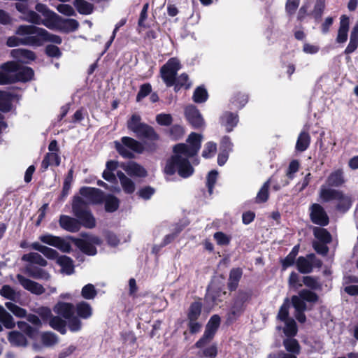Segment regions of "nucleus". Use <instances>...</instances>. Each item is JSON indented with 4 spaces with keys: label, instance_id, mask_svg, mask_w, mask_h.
I'll return each instance as SVG.
<instances>
[{
    "label": "nucleus",
    "instance_id": "1",
    "mask_svg": "<svg viewBox=\"0 0 358 358\" xmlns=\"http://www.w3.org/2000/svg\"><path fill=\"white\" fill-rule=\"evenodd\" d=\"M202 136L192 132L187 138V143H177L173 147L174 153L167 159L163 172L171 176L177 173L182 178L190 177L194 172L189 158L197 155L201 147Z\"/></svg>",
    "mask_w": 358,
    "mask_h": 358
},
{
    "label": "nucleus",
    "instance_id": "2",
    "mask_svg": "<svg viewBox=\"0 0 358 358\" xmlns=\"http://www.w3.org/2000/svg\"><path fill=\"white\" fill-rule=\"evenodd\" d=\"M71 208L75 217L66 215L59 216V224L62 229L71 233H76L80 230L81 227L90 229L96 227V220L89 203L81 196H73Z\"/></svg>",
    "mask_w": 358,
    "mask_h": 358
},
{
    "label": "nucleus",
    "instance_id": "3",
    "mask_svg": "<svg viewBox=\"0 0 358 358\" xmlns=\"http://www.w3.org/2000/svg\"><path fill=\"white\" fill-rule=\"evenodd\" d=\"M318 294L308 289H301L298 295L291 297V303L295 310V317L300 323H305L306 310H313V306L318 302Z\"/></svg>",
    "mask_w": 358,
    "mask_h": 358
},
{
    "label": "nucleus",
    "instance_id": "4",
    "mask_svg": "<svg viewBox=\"0 0 358 358\" xmlns=\"http://www.w3.org/2000/svg\"><path fill=\"white\" fill-rule=\"evenodd\" d=\"M79 193L81 196L90 199L93 203H101L104 201V208L107 213L115 212L120 206V199L113 194H108L103 198V192L95 187H82Z\"/></svg>",
    "mask_w": 358,
    "mask_h": 358
},
{
    "label": "nucleus",
    "instance_id": "5",
    "mask_svg": "<svg viewBox=\"0 0 358 358\" xmlns=\"http://www.w3.org/2000/svg\"><path fill=\"white\" fill-rule=\"evenodd\" d=\"M15 34L19 36L34 35V37L38 41L37 44H34V46L36 47L43 45L45 42H51L57 45H60L62 43L61 36L51 34L46 29L33 24L20 25L17 28Z\"/></svg>",
    "mask_w": 358,
    "mask_h": 358
},
{
    "label": "nucleus",
    "instance_id": "6",
    "mask_svg": "<svg viewBox=\"0 0 358 358\" xmlns=\"http://www.w3.org/2000/svg\"><path fill=\"white\" fill-rule=\"evenodd\" d=\"M253 292L251 289H239L234 295L231 306L227 313V321H236L246 310L252 301Z\"/></svg>",
    "mask_w": 358,
    "mask_h": 358
},
{
    "label": "nucleus",
    "instance_id": "7",
    "mask_svg": "<svg viewBox=\"0 0 358 358\" xmlns=\"http://www.w3.org/2000/svg\"><path fill=\"white\" fill-rule=\"evenodd\" d=\"M127 129L134 132L139 138H144L150 141H157L159 139V135L155 129L141 122V117L138 114H133L127 122Z\"/></svg>",
    "mask_w": 358,
    "mask_h": 358
},
{
    "label": "nucleus",
    "instance_id": "8",
    "mask_svg": "<svg viewBox=\"0 0 358 358\" xmlns=\"http://www.w3.org/2000/svg\"><path fill=\"white\" fill-rule=\"evenodd\" d=\"M53 310L58 315L62 317L68 321V327L71 332H78L82 329V322L75 317V306L71 303L59 301L54 308Z\"/></svg>",
    "mask_w": 358,
    "mask_h": 358
},
{
    "label": "nucleus",
    "instance_id": "9",
    "mask_svg": "<svg viewBox=\"0 0 358 358\" xmlns=\"http://www.w3.org/2000/svg\"><path fill=\"white\" fill-rule=\"evenodd\" d=\"M202 308L203 305L199 299L191 303L187 310V325L189 334L192 335L199 333L201 329L202 324L198 320L201 315Z\"/></svg>",
    "mask_w": 358,
    "mask_h": 358
},
{
    "label": "nucleus",
    "instance_id": "10",
    "mask_svg": "<svg viewBox=\"0 0 358 358\" xmlns=\"http://www.w3.org/2000/svg\"><path fill=\"white\" fill-rule=\"evenodd\" d=\"M34 76V71L31 67L20 65L19 70L13 75L0 71V85L26 83L32 80Z\"/></svg>",
    "mask_w": 358,
    "mask_h": 358
},
{
    "label": "nucleus",
    "instance_id": "11",
    "mask_svg": "<svg viewBox=\"0 0 358 358\" xmlns=\"http://www.w3.org/2000/svg\"><path fill=\"white\" fill-rule=\"evenodd\" d=\"M227 294L222 282L213 281L208 286L204 299L213 306H217L224 301Z\"/></svg>",
    "mask_w": 358,
    "mask_h": 358
},
{
    "label": "nucleus",
    "instance_id": "12",
    "mask_svg": "<svg viewBox=\"0 0 358 358\" xmlns=\"http://www.w3.org/2000/svg\"><path fill=\"white\" fill-rule=\"evenodd\" d=\"M181 68L176 57L170 58L160 69V74L167 87H172L176 83L178 71Z\"/></svg>",
    "mask_w": 358,
    "mask_h": 358
},
{
    "label": "nucleus",
    "instance_id": "13",
    "mask_svg": "<svg viewBox=\"0 0 358 358\" xmlns=\"http://www.w3.org/2000/svg\"><path fill=\"white\" fill-rule=\"evenodd\" d=\"M311 222L320 227H325L329 223V217L324 208L319 203H313L309 207Z\"/></svg>",
    "mask_w": 358,
    "mask_h": 358
},
{
    "label": "nucleus",
    "instance_id": "14",
    "mask_svg": "<svg viewBox=\"0 0 358 358\" xmlns=\"http://www.w3.org/2000/svg\"><path fill=\"white\" fill-rule=\"evenodd\" d=\"M51 25L52 29L55 28L64 33L75 31L79 27V23L76 20L73 18L64 19L57 14L52 20Z\"/></svg>",
    "mask_w": 358,
    "mask_h": 358
},
{
    "label": "nucleus",
    "instance_id": "15",
    "mask_svg": "<svg viewBox=\"0 0 358 358\" xmlns=\"http://www.w3.org/2000/svg\"><path fill=\"white\" fill-rule=\"evenodd\" d=\"M185 116L189 124L194 129H200L204 124V120L199 110L194 105H189L185 108Z\"/></svg>",
    "mask_w": 358,
    "mask_h": 358
},
{
    "label": "nucleus",
    "instance_id": "16",
    "mask_svg": "<svg viewBox=\"0 0 358 358\" xmlns=\"http://www.w3.org/2000/svg\"><path fill=\"white\" fill-rule=\"evenodd\" d=\"M121 168L131 177L145 178L148 176L146 169L134 161L122 163Z\"/></svg>",
    "mask_w": 358,
    "mask_h": 358
},
{
    "label": "nucleus",
    "instance_id": "17",
    "mask_svg": "<svg viewBox=\"0 0 358 358\" xmlns=\"http://www.w3.org/2000/svg\"><path fill=\"white\" fill-rule=\"evenodd\" d=\"M16 278L23 288L29 291L32 294L41 295L45 292V289L42 285L27 278L21 274H17Z\"/></svg>",
    "mask_w": 358,
    "mask_h": 358
},
{
    "label": "nucleus",
    "instance_id": "18",
    "mask_svg": "<svg viewBox=\"0 0 358 358\" xmlns=\"http://www.w3.org/2000/svg\"><path fill=\"white\" fill-rule=\"evenodd\" d=\"M66 238L71 240L82 252L87 255L93 256L97 253L96 248L86 240L71 236H67Z\"/></svg>",
    "mask_w": 358,
    "mask_h": 358
},
{
    "label": "nucleus",
    "instance_id": "19",
    "mask_svg": "<svg viewBox=\"0 0 358 358\" xmlns=\"http://www.w3.org/2000/svg\"><path fill=\"white\" fill-rule=\"evenodd\" d=\"M239 121L238 114L226 111L220 117V123L221 126L225 128L227 133L233 131L234 128L236 127Z\"/></svg>",
    "mask_w": 358,
    "mask_h": 358
},
{
    "label": "nucleus",
    "instance_id": "20",
    "mask_svg": "<svg viewBox=\"0 0 358 358\" xmlns=\"http://www.w3.org/2000/svg\"><path fill=\"white\" fill-rule=\"evenodd\" d=\"M24 38L17 36H9L6 41V45L8 47H16L20 45L34 46L38 43V40L33 35H25Z\"/></svg>",
    "mask_w": 358,
    "mask_h": 358
},
{
    "label": "nucleus",
    "instance_id": "21",
    "mask_svg": "<svg viewBox=\"0 0 358 358\" xmlns=\"http://www.w3.org/2000/svg\"><path fill=\"white\" fill-rule=\"evenodd\" d=\"M242 275L243 269L241 268L237 267L231 269L227 282V289L229 292H235L237 289Z\"/></svg>",
    "mask_w": 358,
    "mask_h": 358
},
{
    "label": "nucleus",
    "instance_id": "22",
    "mask_svg": "<svg viewBox=\"0 0 358 358\" xmlns=\"http://www.w3.org/2000/svg\"><path fill=\"white\" fill-rule=\"evenodd\" d=\"M341 190L335 189L329 187L322 185L320 188L319 196L323 203H328L334 200H337L341 198Z\"/></svg>",
    "mask_w": 358,
    "mask_h": 358
},
{
    "label": "nucleus",
    "instance_id": "23",
    "mask_svg": "<svg viewBox=\"0 0 358 358\" xmlns=\"http://www.w3.org/2000/svg\"><path fill=\"white\" fill-rule=\"evenodd\" d=\"M75 312L77 317L80 321L83 320L90 319L93 314V309L90 304L86 301H80L75 306Z\"/></svg>",
    "mask_w": 358,
    "mask_h": 358
},
{
    "label": "nucleus",
    "instance_id": "24",
    "mask_svg": "<svg viewBox=\"0 0 358 358\" xmlns=\"http://www.w3.org/2000/svg\"><path fill=\"white\" fill-rule=\"evenodd\" d=\"M340 20V26L338 30L336 42L338 43H343L348 40L350 20L345 15H341Z\"/></svg>",
    "mask_w": 358,
    "mask_h": 358
},
{
    "label": "nucleus",
    "instance_id": "25",
    "mask_svg": "<svg viewBox=\"0 0 358 358\" xmlns=\"http://www.w3.org/2000/svg\"><path fill=\"white\" fill-rule=\"evenodd\" d=\"M35 9L37 12L41 13L46 18L43 21L42 24L46 27L52 29V26L51 25V23L55 17L57 13L50 10L45 4L41 3H37L35 6Z\"/></svg>",
    "mask_w": 358,
    "mask_h": 358
},
{
    "label": "nucleus",
    "instance_id": "26",
    "mask_svg": "<svg viewBox=\"0 0 358 358\" xmlns=\"http://www.w3.org/2000/svg\"><path fill=\"white\" fill-rule=\"evenodd\" d=\"M344 183L343 171L341 169L332 171L326 180V185L329 187H339Z\"/></svg>",
    "mask_w": 358,
    "mask_h": 358
},
{
    "label": "nucleus",
    "instance_id": "27",
    "mask_svg": "<svg viewBox=\"0 0 358 358\" xmlns=\"http://www.w3.org/2000/svg\"><path fill=\"white\" fill-rule=\"evenodd\" d=\"M300 245H294L290 252L284 258L280 259L281 270L286 271L289 267L294 266L296 262V256L299 252Z\"/></svg>",
    "mask_w": 358,
    "mask_h": 358
},
{
    "label": "nucleus",
    "instance_id": "28",
    "mask_svg": "<svg viewBox=\"0 0 358 358\" xmlns=\"http://www.w3.org/2000/svg\"><path fill=\"white\" fill-rule=\"evenodd\" d=\"M61 162V158L57 152H48L43 157L41 164V170L45 172L50 166L54 165L59 166Z\"/></svg>",
    "mask_w": 358,
    "mask_h": 358
},
{
    "label": "nucleus",
    "instance_id": "29",
    "mask_svg": "<svg viewBox=\"0 0 358 358\" xmlns=\"http://www.w3.org/2000/svg\"><path fill=\"white\" fill-rule=\"evenodd\" d=\"M30 246L32 249L41 252L45 257H47L49 259H58L59 257V253L57 252V250L48 248L47 246L41 245L38 242L32 243Z\"/></svg>",
    "mask_w": 358,
    "mask_h": 358
},
{
    "label": "nucleus",
    "instance_id": "30",
    "mask_svg": "<svg viewBox=\"0 0 358 358\" xmlns=\"http://www.w3.org/2000/svg\"><path fill=\"white\" fill-rule=\"evenodd\" d=\"M121 142L122 145L136 153L141 154L144 150L143 144L131 137L124 136L121 138Z\"/></svg>",
    "mask_w": 358,
    "mask_h": 358
},
{
    "label": "nucleus",
    "instance_id": "31",
    "mask_svg": "<svg viewBox=\"0 0 358 358\" xmlns=\"http://www.w3.org/2000/svg\"><path fill=\"white\" fill-rule=\"evenodd\" d=\"M117 176L124 193L127 194L134 193L135 191V183L131 180V179L129 178L120 171L117 173Z\"/></svg>",
    "mask_w": 358,
    "mask_h": 358
},
{
    "label": "nucleus",
    "instance_id": "32",
    "mask_svg": "<svg viewBox=\"0 0 358 358\" xmlns=\"http://www.w3.org/2000/svg\"><path fill=\"white\" fill-rule=\"evenodd\" d=\"M49 325L55 330L59 332L61 334L64 335L66 334V326L68 322L59 316H53L49 321Z\"/></svg>",
    "mask_w": 358,
    "mask_h": 358
},
{
    "label": "nucleus",
    "instance_id": "33",
    "mask_svg": "<svg viewBox=\"0 0 358 358\" xmlns=\"http://www.w3.org/2000/svg\"><path fill=\"white\" fill-rule=\"evenodd\" d=\"M296 266L299 273L303 274L310 273L313 271V265L310 259L306 257L300 256L297 258Z\"/></svg>",
    "mask_w": 358,
    "mask_h": 358
},
{
    "label": "nucleus",
    "instance_id": "34",
    "mask_svg": "<svg viewBox=\"0 0 358 358\" xmlns=\"http://www.w3.org/2000/svg\"><path fill=\"white\" fill-rule=\"evenodd\" d=\"M13 95L11 93L2 91L0 93V111L8 113L11 110Z\"/></svg>",
    "mask_w": 358,
    "mask_h": 358
},
{
    "label": "nucleus",
    "instance_id": "35",
    "mask_svg": "<svg viewBox=\"0 0 358 358\" xmlns=\"http://www.w3.org/2000/svg\"><path fill=\"white\" fill-rule=\"evenodd\" d=\"M10 54L13 58L18 60L24 59L34 61L36 59V54L33 51L23 48L13 49Z\"/></svg>",
    "mask_w": 358,
    "mask_h": 358
},
{
    "label": "nucleus",
    "instance_id": "36",
    "mask_svg": "<svg viewBox=\"0 0 358 358\" xmlns=\"http://www.w3.org/2000/svg\"><path fill=\"white\" fill-rule=\"evenodd\" d=\"M313 235L319 242L330 243L332 241L331 234L325 228L315 227L313 228Z\"/></svg>",
    "mask_w": 358,
    "mask_h": 358
},
{
    "label": "nucleus",
    "instance_id": "37",
    "mask_svg": "<svg viewBox=\"0 0 358 358\" xmlns=\"http://www.w3.org/2000/svg\"><path fill=\"white\" fill-rule=\"evenodd\" d=\"M57 263L62 267V270L67 274L71 275L74 272V265L72 259L66 255L58 257Z\"/></svg>",
    "mask_w": 358,
    "mask_h": 358
},
{
    "label": "nucleus",
    "instance_id": "38",
    "mask_svg": "<svg viewBox=\"0 0 358 358\" xmlns=\"http://www.w3.org/2000/svg\"><path fill=\"white\" fill-rule=\"evenodd\" d=\"M8 339L10 344L15 346H26L27 345V340L25 336L20 331H14L10 332Z\"/></svg>",
    "mask_w": 358,
    "mask_h": 358
},
{
    "label": "nucleus",
    "instance_id": "39",
    "mask_svg": "<svg viewBox=\"0 0 358 358\" xmlns=\"http://www.w3.org/2000/svg\"><path fill=\"white\" fill-rule=\"evenodd\" d=\"M310 143V136L308 132L302 131L298 136L295 148L299 152H303L308 149Z\"/></svg>",
    "mask_w": 358,
    "mask_h": 358
},
{
    "label": "nucleus",
    "instance_id": "40",
    "mask_svg": "<svg viewBox=\"0 0 358 358\" xmlns=\"http://www.w3.org/2000/svg\"><path fill=\"white\" fill-rule=\"evenodd\" d=\"M22 260L31 264H36L41 266H46L48 264L47 261L37 252L24 254L22 257Z\"/></svg>",
    "mask_w": 358,
    "mask_h": 358
},
{
    "label": "nucleus",
    "instance_id": "41",
    "mask_svg": "<svg viewBox=\"0 0 358 358\" xmlns=\"http://www.w3.org/2000/svg\"><path fill=\"white\" fill-rule=\"evenodd\" d=\"M73 5L81 15H90L94 10V5L85 0H75Z\"/></svg>",
    "mask_w": 358,
    "mask_h": 358
},
{
    "label": "nucleus",
    "instance_id": "42",
    "mask_svg": "<svg viewBox=\"0 0 358 358\" xmlns=\"http://www.w3.org/2000/svg\"><path fill=\"white\" fill-rule=\"evenodd\" d=\"M248 95L241 92H236L231 99V103L237 109L243 108L248 102Z\"/></svg>",
    "mask_w": 358,
    "mask_h": 358
},
{
    "label": "nucleus",
    "instance_id": "43",
    "mask_svg": "<svg viewBox=\"0 0 358 358\" xmlns=\"http://www.w3.org/2000/svg\"><path fill=\"white\" fill-rule=\"evenodd\" d=\"M269 187H270V179L266 180L259 192L255 198V202L257 203H263L266 202L269 198Z\"/></svg>",
    "mask_w": 358,
    "mask_h": 358
},
{
    "label": "nucleus",
    "instance_id": "44",
    "mask_svg": "<svg viewBox=\"0 0 358 358\" xmlns=\"http://www.w3.org/2000/svg\"><path fill=\"white\" fill-rule=\"evenodd\" d=\"M0 322L6 328V329H13L15 326V323L13 321V318L12 315L8 313L4 308L0 305Z\"/></svg>",
    "mask_w": 358,
    "mask_h": 358
},
{
    "label": "nucleus",
    "instance_id": "45",
    "mask_svg": "<svg viewBox=\"0 0 358 358\" xmlns=\"http://www.w3.org/2000/svg\"><path fill=\"white\" fill-rule=\"evenodd\" d=\"M26 271L30 277L36 279L48 280L50 278V275L47 271L36 266L27 267Z\"/></svg>",
    "mask_w": 358,
    "mask_h": 358
},
{
    "label": "nucleus",
    "instance_id": "46",
    "mask_svg": "<svg viewBox=\"0 0 358 358\" xmlns=\"http://www.w3.org/2000/svg\"><path fill=\"white\" fill-rule=\"evenodd\" d=\"M174 86V91L178 92L181 88L184 87L187 90L191 86V83L189 82V76L186 73H182L178 78H176V83Z\"/></svg>",
    "mask_w": 358,
    "mask_h": 358
},
{
    "label": "nucleus",
    "instance_id": "47",
    "mask_svg": "<svg viewBox=\"0 0 358 358\" xmlns=\"http://www.w3.org/2000/svg\"><path fill=\"white\" fill-rule=\"evenodd\" d=\"M283 345L286 350L290 353L296 355L300 353V345L298 341L292 337L284 339Z\"/></svg>",
    "mask_w": 358,
    "mask_h": 358
},
{
    "label": "nucleus",
    "instance_id": "48",
    "mask_svg": "<svg viewBox=\"0 0 358 358\" xmlns=\"http://www.w3.org/2000/svg\"><path fill=\"white\" fill-rule=\"evenodd\" d=\"M208 94L206 89L203 86L197 87L193 93L192 99L195 103H201L207 101Z\"/></svg>",
    "mask_w": 358,
    "mask_h": 358
},
{
    "label": "nucleus",
    "instance_id": "49",
    "mask_svg": "<svg viewBox=\"0 0 358 358\" xmlns=\"http://www.w3.org/2000/svg\"><path fill=\"white\" fill-rule=\"evenodd\" d=\"M339 196L341 198H338L336 200L338 201L336 205L337 210L342 212L348 211L352 206V201L350 197L345 195L343 192H341V196Z\"/></svg>",
    "mask_w": 358,
    "mask_h": 358
},
{
    "label": "nucleus",
    "instance_id": "50",
    "mask_svg": "<svg viewBox=\"0 0 358 358\" xmlns=\"http://www.w3.org/2000/svg\"><path fill=\"white\" fill-rule=\"evenodd\" d=\"M290 306V301L288 298H285L283 303L280 307L278 313V319L282 322H285L292 319L289 317V308Z\"/></svg>",
    "mask_w": 358,
    "mask_h": 358
},
{
    "label": "nucleus",
    "instance_id": "51",
    "mask_svg": "<svg viewBox=\"0 0 358 358\" xmlns=\"http://www.w3.org/2000/svg\"><path fill=\"white\" fill-rule=\"evenodd\" d=\"M284 322L285 323V327H284L283 332L285 336L290 338L295 336L298 331L295 320L292 318Z\"/></svg>",
    "mask_w": 358,
    "mask_h": 358
},
{
    "label": "nucleus",
    "instance_id": "52",
    "mask_svg": "<svg viewBox=\"0 0 358 358\" xmlns=\"http://www.w3.org/2000/svg\"><path fill=\"white\" fill-rule=\"evenodd\" d=\"M6 307L16 317L23 318L27 316V310L12 302H6Z\"/></svg>",
    "mask_w": 358,
    "mask_h": 358
},
{
    "label": "nucleus",
    "instance_id": "53",
    "mask_svg": "<svg viewBox=\"0 0 358 358\" xmlns=\"http://www.w3.org/2000/svg\"><path fill=\"white\" fill-rule=\"evenodd\" d=\"M325 9V0H316L311 15L316 21L321 19Z\"/></svg>",
    "mask_w": 358,
    "mask_h": 358
},
{
    "label": "nucleus",
    "instance_id": "54",
    "mask_svg": "<svg viewBox=\"0 0 358 358\" xmlns=\"http://www.w3.org/2000/svg\"><path fill=\"white\" fill-rule=\"evenodd\" d=\"M218 173L215 170L210 171L206 178V187L208 188V192L209 193V195H212L213 192V189L215 187V185L217 181Z\"/></svg>",
    "mask_w": 358,
    "mask_h": 358
},
{
    "label": "nucleus",
    "instance_id": "55",
    "mask_svg": "<svg viewBox=\"0 0 358 358\" xmlns=\"http://www.w3.org/2000/svg\"><path fill=\"white\" fill-rule=\"evenodd\" d=\"M303 284L311 291L320 289L321 284L317 281V279L313 276L306 275L303 277Z\"/></svg>",
    "mask_w": 358,
    "mask_h": 358
},
{
    "label": "nucleus",
    "instance_id": "56",
    "mask_svg": "<svg viewBox=\"0 0 358 358\" xmlns=\"http://www.w3.org/2000/svg\"><path fill=\"white\" fill-rule=\"evenodd\" d=\"M41 341L45 346H52L58 342V338L55 334L47 331L42 334Z\"/></svg>",
    "mask_w": 358,
    "mask_h": 358
},
{
    "label": "nucleus",
    "instance_id": "57",
    "mask_svg": "<svg viewBox=\"0 0 358 358\" xmlns=\"http://www.w3.org/2000/svg\"><path fill=\"white\" fill-rule=\"evenodd\" d=\"M97 294V292L92 284H87L82 288L81 296L87 300L93 299Z\"/></svg>",
    "mask_w": 358,
    "mask_h": 358
},
{
    "label": "nucleus",
    "instance_id": "58",
    "mask_svg": "<svg viewBox=\"0 0 358 358\" xmlns=\"http://www.w3.org/2000/svg\"><path fill=\"white\" fill-rule=\"evenodd\" d=\"M185 134L183 127L179 124H173L169 129V135L171 139L178 141Z\"/></svg>",
    "mask_w": 358,
    "mask_h": 358
},
{
    "label": "nucleus",
    "instance_id": "59",
    "mask_svg": "<svg viewBox=\"0 0 358 358\" xmlns=\"http://www.w3.org/2000/svg\"><path fill=\"white\" fill-rule=\"evenodd\" d=\"M114 144L115 150L122 157L125 159H133L135 157L134 154L127 150V148L122 145L119 141H115Z\"/></svg>",
    "mask_w": 358,
    "mask_h": 358
},
{
    "label": "nucleus",
    "instance_id": "60",
    "mask_svg": "<svg viewBox=\"0 0 358 358\" xmlns=\"http://www.w3.org/2000/svg\"><path fill=\"white\" fill-rule=\"evenodd\" d=\"M155 189L150 185H148L141 188L137 192V195L144 200H149L155 194Z\"/></svg>",
    "mask_w": 358,
    "mask_h": 358
},
{
    "label": "nucleus",
    "instance_id": "61",
    "mask_svg": "<svg viewBox=\"0 0 358 358\" xmlns=\"http://www.w3.org/2000/svg\"><path fill=\"white\" fill-rule=\"evenodd\" d=\"M217 151V145L215 143L209 141L206 143L202 152V157L206 159L212 157Z\"/></svg>",
    "mask_w": 358,
    "mask_h": 358
},
{
    "label": "nucleus",
    "instance_id": "62",
    "mask_svg": "<svg viewBox=\"0 0 358 358\" xmlns=\"http://www.w3.org/2000/svg\"><path fill=\"white\" fill-rule=\"evenodd\" d=\"M45 53L50 57L59 58L62 52L59 47L53 44H49L45 46Z\"/></svg>",
    "mask_w": 358,
    "mask_h": 358
},
{
    "label": "nucleus",
    "instance_id": "63",
    "mask_svg": "<svg viewBox=\"0 0 358 358\" xmlns=\"http://www.w3.org/2000/svg\"><path fill=\"white\" fill-rule=\"evenodd\" d=\"M152 92V86L150 83H145L141 85L136 95V101H141L143 98L149 95Z\"/></svg>",
    "mask_w": 358,
    "mask_h": 358
},
{
    "label": "nucleus",
    "instance_id": "64",
    "mask_svg": "<svg viewBox=\"0 0 358 358\" xmlns=\"http://www.w3.org/2000/svg\"><path fill=\"white\" fill-rule=\"evenodd\" d=\"M156 122L161 126H170L173 122L171 114L160 113L156 116Z\"/></svg>",
    "mask_w": 358,
    "mask_h": 358
}]
</instances>
